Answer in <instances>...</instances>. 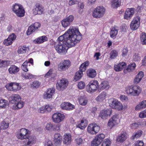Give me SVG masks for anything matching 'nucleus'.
I'll use <instances>...</instances> for the list:
<instances>
[{"mask_svg":"<svg viewBox=\"0 0 146 146\" xmlns=\"http://www.w3.org/2000/svg\"><path fill=\"white\" fill-rule=\"evenodd\" d=\"M79 102L80 104L85 106L87 103V100L85 97H81L79 99Z\"/></svg>","mask_w":146,"mask_h":146,"instance_id":"obj_46","label":"nucleus"},{"mask_svg":"<svg viewBox=\"0 0 146 146\" xmlns=\"http://www.w3.org/2000/svg\"><path fill=\"white\" fill-rule=\"evenodd\" d=\"M139 126V124L136 123H133L131 125V127L132 129H135Z\"/></svg>","mask_w":146,"mask_h":146,"instance_id":"obj_64","label":"nucleus"},{"mask_svg":"<svg viewBox=\"0 0 146 146\" xmlns=\"http://www.w3.org/2000/svg\"><path fill=\"white\" fill-rule=\"evenodd\" d=\"M106 96V92H103L96 98V100L98 102H102L105 99Z\"/></svg>","mask_w":146,"mask_h":146,"instance_id":"obj_36","label":"nucleus"},{"mask_svg":"<svg viewBox=\"0 0 146 146\" xmlns=\"http://www.w3.org/2000/svg\"><path fill=\"white\" fill-rule=\"evenodd\" d=\"M140 24V18L138 17H136L132 21L130 27L132 30H135L139 27Z\"/></svg>","mask_w":146,"mask_h":146,"instance_id":"obj_17","label":"nucleus"},{"mask_svg":"<svg viewBox=\"0 0 146 146\" xmlns=\"http://www.w3.org/2000/svg\"><path fill=\"white\" fill-rule=\"evenodd\" d=\"M105 11V9L102 6L98 7L94 10L93 16L94 18H100L103 16Z\"/></svg>","mask_w":146,"mask_h":146,"instance_id":"obj_6","label":"nucleus"},{"mask_svg":"<svg viewBox=\"0 0 146 146\" xmlns=\"http://www.w3.org/2000/svg\"><path fill=\"white\" fill-rule=\"evenodd\" d=\"M142 133L143 132L141 130H139L133 133L131 139L133 140L135 139H137V138L140 137L142 135Z\"/></svg>","mask_w":146,"mask_h":146,"instance_id":"obj_32","label":"nucleus"},{"mask_svg":"<svg viewBox=\"0 0 146 146\" xmlns=\"http://www.w3.org/2000/svg\"><path fill=\"white\" fill-rule=\"evenodd\" d=\"M112 112L111 109L103 110L100 111L99 116L102 119H106L108 115H110Z\"/></svg>","mask_w":146,"mask_h":146,"instance_id":"obj_20","label":"nucleus"},{"mask_svg":"<svg viewBox=\"0 0 146 146\" xmlns=\"http://www.w3.org/2000/svg\"><path fill=\"white\" fill-rule=\"evenodd\" d=\"M110 141L108 139H105L103 142L102 146H110Z\"/></svg>","mask_w":146,"mask_h":146,"instance_id":"obj_51","label":"nucleus"},{"mask_svg":"<svg viewBox=\"0 0 146 146\" xmlns=\"http://www.w3.org/2000/svg\"><path fill=\"white\" fill-rule=\"evenodd\" d=\"M127 139V135L126 133L123 132L122 133L121 135L118 136L117 140V141L122 142Z\"/></svg>","mask_w":146,"mask_h":146,"instance_id":"obj_37","label":"nucleus"},{"mask_svg":"<svg viewBox=\"0 0 146 146\" xmlns=\"http://www.w3.org/2000/svg\"><path fill=\"white\" fill-rule=\"evenodd\" d=\"M74 20V16L72 15L67 17L61 22L62 26L64 27H67L72 23Z\"/></svg>","mask_w":146,"mask_h":146,"instance_id":"obj_15","label":"nucleus"},{"mask_svg":"<svg viewBox=\"0 0 146 146\" xmlns=\"http://www.w3.org/2000/svg\"><path fill=\"white\" fill-rule=\"evenodd\" d=\"M60 127L61 125L60 124L53 125L52 130L55 131H60Z\"/></svg>","mask_w":146,"mask_h":146,"instance_id":"obj_52","label":"nucleus"},{"mask_svg":"<svg viewBox=\"0 0 146 146\" xmlns=\"http://www.w3.org/2000/svg\"><path fill=\"white\" fill-rule=\"evenodd\" d=\"M13 11L19 17H22L25 15V11L22 6L15 3L12 7Z\"/></svg>","mask_w":146,"mask_h":146,"instance_id":"obj_4","label":"nucleus"},{"mask_svg":"<svg viewBox=\"0 0 146 146\" xmlns=\"http://www.w3.org/2000/svg\"><path fill=\"white\" fill-rule=\"evenodd\" d=\"M29 134L27 129L22 128L20 130L18 133L17 137L18 139H26Z\"/></svg>","mask_w":146,"mask_h":146,"instance_id":"obj_13","label":"nucleus"},{"mask_svg":"<svg viewBox=\"0 0 146 146\" xmlns=\"http://www.w3.org/2000/svg\"><path fill=\"white\" fill-rule=\"evenodd\" d=\"M12 43L13 42L8 38L5 39L3 42L4 44L7 46L10 45L12 44Z\"/></svg>","mask_w":146,"mask_h":146,"instance_id":"obj_53","label":"nucleus"},{"mask_svg":"<svg viewBox=\"0 0 146 146\" xmlns=\"http://www.w3.org/2000/svg\"><path fill=\"white\" fill-rule=\"evenodd\" d=\"M117 116L116 114L114 115L109 120L108 125L111 128L117 123Z\"/></svg>","mask_w":146,"mask_h":146,"instance_id":"obj_23","label":"nucleus"},{"mask_svg":"<svg viewBox=\"0 0 146 146\" xmlns=\"http://www.w3.org/2000/svg\"><path fill=\"white\" fill-rule=\"evenodd\" d=\"M54 141L56 144H60L61 142L62 137L61 135L58 133H56L54 136Z\"/></svg>","mask_w":146,"mask_h":146,"instance_id":"obj_30","label":"nucleus"},{"mask_svg":"<svg viewBox=\"0 0 146 146\" xmlns=\"http://www.w3.org/2000/svg\"><path fill=\"white\" fill-rule=\"evenodd\" d=\"M100 129V127L95 124H90L87 128L88 132L92 134H96L98 133Z\"/></svg>","mask_w":146,"mask_h":146,"instance_id":"obj_11","label":"nucleus"},{"mask_svg":"<svg viewBox=\"0 0 146 146\" xmlns=\"http://www.w3.org/2000/svg\"><path fill=\"white\" fill-rule=\"evenodd\" d=\"M47 38L45 36H43L36 38L34 41L36 43L39 44L47 41Z\"/></svg>","mask_w":146,"mask_h":146,"instance_id":"obj_33","label":"nucleus"},{"mask_svg":"<svg viewBox=\"0 0 146 146\" xmlns=\"http://www.w3.org/2000/svg\"><path fill=\"white\" fill-rule=\"evenodd\" d=\"M16 38V36L15 35L14 33H12L9 36L8 38L13 42L15 39Z\"/></svg>","mask_w":146,"mask_h":146,"instance_id":"obj_56","label":"nucleus"},{"mask_svg":"<svg viewBox=\"0 0 146 146\" xmlns=\"http://www.w3.org/2000/svg\"><path fill=\"white\" fill-rule=\"evenodd\" d=\"M140 39L141 43L143 44H146V33H142L140 35Z\"/></svg>","mask_w":146,"mask_h":146,"instance_id":"obj_44","label":"nucleus"},{"mask_svg":"<svg viewBox=\"0 0 146 146\" xmlns=\"http://www.w3.org/2000/svg\"><path fill=\"white\" fill-rule=\"evenodd\" d=\"M99 88L98 90H104L107 89L109 88V85L108 81H104L101 82L100 85H99Z\"/></svg>","mask_w":146,"mask_h":146,"instance_id":"obj_31","label":"nucleus"},{"mask_svg":"<svg viewBox=\"0 0 146 146\" xmlns=\"http://www.w3.org/2000/svg\"><path fill=\"white\" fill-rule=\"evenodd\" d=\"M19 71V68L14 65L11 66L9 69V71L10 74H15L17 72Z\"/></svg>","mask_w":146,"mask_h":146,"instance_id":"obj_38","label":"nucleus"},{"mask_svg":"<svg viewBox=\"0 0 146 146\" xmlns=\"http://www.w3.org/2000/svg\"><path fill=\"white\" fill-rule=\"evenodd\" d=\"M40 83L38 81H35L33 82L31 84V86L33 88H37L40 85Z\"/></svg>","mask_w":146,"mask_h":146,"instance_id":"obj_54","label":"nucleus"},{"mask_svg":"<svg viewBox=\"0 0 146 146\" xmlns=\"http://www.w3.org/2000/svg\"><path fill=\"white\" fill-rule=\"evenodd\" d=\"M80 0H70L69 2V4L72 5L75 4H78Z\"/></svg>","mask_w":146,"mask_h":146,"instance_id":"obj_55","label":"nucleus"},{"mask_svg":"<svg viewBox=\"0 0 146 146\" xmlns=\"http://www.w3.org/2000/svg\"><path fill=\"white\" fill-rule=\"evenodd\" d=\"M0 126V130L5 129L8 128L9 124L3 121L1 122Z\"/></svg>","mask_w":146,"mask_h":146,"instance_id":"obj_47","label":"nucleus"},{"mask_svg":"<svg viewBox=\"0 0 146 146\" xmlns=\"http://www.w3.org/2000/svg\"><path fill=\"white\" fill-rule=\"evenodd\" d=\"M74 108V106L71 104L70 103H68L67 104L66 110H73Z\"/></svg>","mask_w":146,"mask_h":146,"instance_id":"obj_57","label":"nucleus"},{"mask_svg":"<svg viewBox=\"0 0 146 146\" xmlns=\"http://www.w3.org/2000/svg\"><path fill=\"white\" fill-rule=\"evenodd\" d=\"M139 117L142 118L146 117V110H145L141 112L139 114Z\"/></svg>","mask_w":146,"mask_h":146,"instance_id":"obj_58","label":"nucleus"},{"mask_svg":"<svg viewBox=\"0 0 146 146\" xmlns=\"http://www.w3.org/2000/svg\"><path fill=\"white\" fill-rule=\"evenodd\" d=\"M128 51V49L127 48H124L123 50L122 54V56L125 57L126 56L127 54Z\"/></svg>","mask_w":146,"mask_h":146,"instance_id":"obj_63","label":"nucleus"},{"mask_svg":"<svg viewBox=\"0 0 146 146\" xmlns=\"http://www.w3.org/2000/svg\"><path fill=\"white\" fill-rule=\"evenodd\" d=\"M24 72L22 74V76L23 78L26 79H30L32 78L33 76V75L30 73H27L25 72Z\"/></svg>","mask_w":146,"mask_h":146,"instance_id":"obj_45","label":"nucleus"},{"mask_svg":"<svg viewBox=\"0 0 146 146\" xmlns=\"http://www.w3.org/2000/svg\"><path fill=\"white\" fill-rule=\"evenodd\" d=\"M120 65L119 64L117 65H115L114 66V70L116 71H119L121 70V67H120Z\"/></svg>","mask_w":146,"mask_h":146,"instance_id":"obj_61","label":"nucleus"},{"mask_svg":"<svg viewBox=\"0 0 146 146\" xmlns=\"http://www.w3.org/2000/svg\"><path fill=\"white\" fill-rule=\"evenodd\" d=\"M23 102L21 101L16 104L15 105V106L13 105L12 107V109L16 110L21 108L23 107Z\"/></svg>","mask_w":146,"mask_h":146,"instance_id":"obj_42","label":"nucleus"},{"mask_svg":"<svg viewBox=\"0 0 146 146\" xmlns=\"http://www.w3.org/2000/svg\"><path fill=\"white\" fill-rule=\"evenodd\" d=\"M110 58L114 59L118 55V52L116 50H113L110 52Z\"/></svg>","mask_w":146,"mask_h":146,"instance_id":"obj_50","label":"nucleus"},{"mask_svg":"<svg viewBox=\"0 0 146 146\" xmlns=\"http://www.w3.org/2000/svg\"><path fill=\"white\" fill-rule=\"evenodd\" d=\"M55 92V90L53 88H49L44 93L43 97L44 99H48L52 98Z\"/></svg>","mask_w":146,"mask_h":146,"instance_id":"obj_19","label":"nucleus"},{"mask_svg":"<svg viewBox=\"0 0 146 146\" xmlns=\"http://www.w3.org/2000/svg\"><path fill=\"white\" fill-rule=\"evenodd\" d=\"M41 26V24L38 22H36L30 26L28 28L27 32V35H29L35 32Z\"/></svg>","mask_w":146,"mask_h":146,"instance_id":"obj_18","label":"nucleus"},{"mask_svg":"<svg viewBox=\"0 0 146 146\" xmlns=\"http://www.w3.org/2000/svg\"><path fill=\"white\" fill-rule=\"evenodd\" d=\"M75 141L77 144L80 145L82 143L83 140L80 138H78L76 139Z\"/></svg>","mask_w":146,"mask_h":146,"instance_id":"obj_60","label":"nucleus"},{"mask_svg":"<svg viewBox=\"0 0 146 146\" xmlns=\"http://www.w3.org/2000/svg\"><path fill=\"white\" fill-rule=\"evenodd\" d=\"M8 106L7 101L5 99L0 100V107L5 108Z\"/></svg>","mask_w":146,"mask_h":146,"instance_id":"obj_43","label":"nucleus"},{"mask_svg":"<svg viewBox=\"0 0 146 146\" xmlns=\"http://www.w3.org/2000/svg\"><path fill=\"white\" fill-rule=\"evenodd\" d=\"M52 127L53 125L50 123H47L45 127L46 129L48 130H52Z\"/></svg>","mask_w":146,"mask_h":146,"instance_id":"obj_62","label":"nucleus"},{"mask_svg":"<svg viewBox=\"0 0 146 146\" xmlns=\"http://www.w3.org/2000/svg\"><path fill=\"white\" fill-rule=\"evenodd\" d=\"M29 63L32 64H33V60L32 58L29 59L28 62L26 61L23 63L22 66H21V68L25 72H27L28 70V64H29Z\"/></svg>","mask_w":146,"mask_h":146,"instance_id":"obj_25","label":"nucleus"},{"mask_svg":"<svg viewBox=\"0 0 146 146\" xmlns=\"http://www.w3.org/2000/svg\"><path fill=\"white\" fill-rule=\"evenodd\" d=\"M82 38L78 29L75 27H70L65 33L58 38V41L54 45L57 52L60 54H64L68 47L75 46Z\"/></svg>","mask_w":146,"mask_h":146,"instance_id":"obj_1","label":"nucleus"},{"mask_svg":"<svg viewBox=\"0 0 146 146\" xmlns=\"http://www.w3.org/2000/svg\"><path fill=\"white\" fill-rule=\"evenodd\" d=\"M146 108V100H143L140 102L135 108V110H139L141 109H144Z\"/></svg>","mask_w":146,"mask_h":146,"instance_id":"obj_27","label":"nucleus"},{"mask_svg":"<svg viewBox=\"0 0 146 146\" xmlns=\"http://www.w3.org/2000/svg\"><path fill=\"white\" fill-rule=\"evenodd\" d=\"M99 83L96 80L90 81L87 85L86 89L89 93H93L95 92L97 89L99 88Z\"/></svg>","mask_w":146,"mask_h":146,"instance_id":"obj_5","label":"nucleus"},{"mask_svg":"<svg viewBox=\"0 0 146 146\" xmlns=\"http://www.w3.org/2000/svg\"><path fill=\"white\" fill-rule=\"evenodd\" d=\"M118 29L115 27H112L110 33V36L111 38L116 36L117 34Z\"/></svg>","mask_w":146,"mask_h":146,"instance_id":"obj_41","label":"nucleus"},{"mask_svg":"<svg viewBox=\"0 0 146 146\" xmlns=\"http://www.w3.org/2000/svg\"><path fill=\"white\" fill-rule=\"evenodd\" d=\"M118 0H112L111 3V6L114 8H117V7L119 6L120 4Z\"/></svg>","mask_w":146,"mask_h":146,"instance_id":"obj_48","label":"nucleus"},{"mask_svg":"<svg viewBox=\"0 0 146 146\" xmlns=\"http://www.w3.org/2000/svg\"><path fill=\"white\" fill-rule=\"evenodd\" d=\"M70 65V62L69 60H64L58 65V68L60 71H64L68 69Z\"/></svg>","mask_w":146,"mask_h":146,"instance_id":"obj_10","label":"nucleus"},{"mask_svg":"<svg viewBox=\"0 0 146 146\" xmlns=\"http://www.w3.org/2000/svg\"><path fill=\"white\" fill-rule=\"evenodd\" d=\"M65 118V116L63 114L59 112L54 113L52 116V119L53 122L59 123L62 121Z\"/></svg>","mask_w":146,"mask_h":146,"instance_id":"obj_14","label":"nucleus"},{"mask_svg":"<svg viewBox=\"0 0 146 146\" xmlns=\"http://www.w3.org/2000/svg\"><path fill=\"white\" fill-rule=\"evenodd\" d=\"M86 74L87 75L91 78L95 77L96 75V70L92 68L88 69L86 71Z\"/></svg>","mask_w":146,"mask_h":146,"instance_id":"obj_29","label":"nucleus"},{"mask_svg":"<svg viewBox=\"0 0 146 146\" xmlns=\"http://www.w3.org/2000/svg\"><path fill=\"white\" fill-rule=\"evenodd\" d=\"M68 80L65 78H62L58 80L56 84V88L59 90H62L66 88L68 84Z\"/></svg>","mask_w":146,"mask_h":146,"instance_id":"obj_8","label":"nucleus"},{"mask_svg":"<svg viewBox=\"0 0 146 146\" xmlns=\"http://www.w3.org/2000/svg\"><path fill=\"white\" fill-rule=\"evenodd\" d=\"M10 103L14 105L21 101V99L18 94H13L11 97Z\"/></svg>","mask_w":146,"mask_h":146,"instance_id":"obj_21","label":"nucleus"},{"mask_svg":"<svg viewBox=\"0 0 146 146\" xmlns=\"http://www.w3.org/2000/svg\"><path fill=\"white\" fill-rule=\"evenodd\" d=\"M87 124V121L86 119H83L81 121L80 123L77 125V127L82 129L86 127Z\"/></svg>","mask_w":146,"mask_h":146,"instance_id":"obj_34","label":"nucleus"},{"mask_svg":"<svg viewBox=\"0 0 146 146\" xmlns=\"http://www.w3.org/2000/svg\"><path fill=\"white\" fill-rule=\"evenodd\" d=\"M5 87L8 90L14 92L19 91L21 89V87L19 86V84L15 82L7 84Z\"/></svg>","mask_w":146,"mask_h":146,"instance_id":"obj_12","label":"nucleus"},{"mask_svg":"<svg viewBox=\"0 0 146 146\" xmlns=\"http://www.w3.org/2000/svg\"><path fill=\"white\" fill-rule=\"evenodd\" d=\"M27 140H25L23 143V146H30L35 143L36 140V137L33 135H28L27 138Z\"/></svg>","mask_w":146,"mask_h":146,"instance_id":"obj_16","label":"nucleus"},{"mask_svg":"<svg viewBox=\"0 0 146 146\" xmlns=\"http://www.w3.org/2000/svg\"><path fill=\"white\" fill-rule=\"evenodd\" d=\"M29 49L28 47L25 46H20L19 47L18 49V52L19 54H23L26 52Z\"/></svg>","mask_w":146,"mask_h":146,"instance_id":"obj_39","label":"nucleus"},{"mask_svg":"<svg viewBox=\"0 0 146 146\" xmlns=\"http://www.w3.org/2000/svg\"><path fill=\"white\" fill-rule=\"evenodd\" d=\"M51 108L50 106H46L45 107H42L40 108L38 110V112L43 113L45 112H48L51 110Z\"/></svg>","mask_w":146,"mask_h":146,"instance_id":"obj_35","label":"nucleus"},{"mask_svg":"<svg viewBox=\"0 0 146 146\" xmlns=\"http://www.w3.org/2000/svg\"><path fill=\"white\" fill-rule=\"evenodd\" d=\"M89 63L88 61H86L80 65L79 70L76 73L74 76V80L75 81H78L81 78L83 75V72L86 70Z\"/></svg>","mask_w":146,"mask_h":146,"instance_id":"obj_3","label":"nucleus"},{"mask_svg":"<svg viewBox=\"0 0 146 146\" xmlns=\"http://www.w3.org/2000/svg\"><path fill=\"white\" fill-rule=\"evenodd\" d=\"M36 8L33 9V12L34 15H40L43 12V9L41 5L38 4L36 5Z\"/></svg>","mask_w":146,"mask_h":146,"instance_id":"obj_24","label":"nucleus"},{"mask_svg":"<svg viewBox=\"0 0 146 146\" xmlns=\"http://www.w3.org/2000/svg\"><path fill=\"white\" fill-rule=\"evenodd\" d=\"M72 141V138L70 134H65L63 138V142L64 143L68 145Z\"/></svg>","mask_w":146,"mask_h":146,"instance_id":"obj_28","label":"nucleus"},{"mask_svg":"<svg viewBox=\"0 0 146 146\" xmlns=\"http://www.w3.org/2000/svg\"><path fill=\"white\" fill-rule=\"evenodd\" d=\"M144 76V73L143 72H139L138 74L136 76L134 80V82L135 84H137L141 80Z\"/></svg>","mask_w":146,"mask_h":146,"instance_id":"obj_26","label":"nucleus"},{"mask_svg":"<svg viewBox=\"0 0 146 146\" xmlns=\"http://www.w3.org/2000/svg\"><path fill=\"white\" fill-rule=\"evenodd\" d=\"M141 91V89L138 86H132L126 87L125 89V92L127 94L134 96H138Z\"/></svg>","mask_w":146,"mask_h":146,"instance_id":"obj_2","label":"nucleus"},{"mask_svg":"<svg viewBox=\"0 0 146 146\" xmlns=\"http://www.w3.org/2000/svg\"><path fill=\"white\" fill-rule=\"evenodd\" d=\"M10 61L8 60H3L0 59V67H5L9 64Z\"/></svg>","mask_w":146,"mask_h":146,"instance_id":"obj_49","label":"nucleus"},{"mask_svg":"<svg viewBox=\"0 0 146 146\" xmlns=\"http://www.w3.org/2000/svg\"><path fill=\"white\" fill-rule=\"evenodd\" d=\"M136 66V64L135 63H132L129 65L127 67L126 69L124 70V72L125 73H126L127 71L129 72L132 71L135 68Z\"/></svg>","mask_w":146,"mask_h":146,"instance_id":"obj_40","label":"nucleus"},{"mask_svg":"<svg viewBox=\"0 0 146 146\" xmlns=\"http://www.w3.org/2000/svg\"><path fill=\"white\" fill-rule=\"evenodd\" d=\"M134 13L135 9L134 8L128 9L125 13L124 18L127 20L129 19L134 15Z\"/></svg>","mask_w":146,"mask_h":146,"instance_id":"obj_22","label":"nucleus"},{"mask_svg":"<svg viewBox=\"0 0 146 146\" xmlns=\"http://www.w3.org/2000/svg\"><path fill=\"white\" fill-rule=\"evenodd\" d=\"M110 106L113 109L121 110L123 106L121 102L115 99H111L109 101Z\"/></svg>","mask_w":146,"mask_h":146,"instance_id":"obj_7","label":"nucleus"},{"mask_svg":"<svg viewBox=\"0 0 146 146\" xmlns=\"http://www.w3.org/2000/svg\"><path fill=\"white\" fill-rule=\"evenodd\" d=\"M85 86V84L83 82H81L78 84V88L79 89H83Z\"/></svg>","mask_w":146,"mask_h":146,"instance_id":"obj_59","label":"nucleus"},{"mask_svg":"<svg viewBox=\"0 0 146 146\" xmlns=\"http://www.w3.org/2000/svg\"><path fill=\"white\" fill-rule=\"evenodd\" d=\"M105 137V135L103 133L97 135L95 138L92 142V146H98L100 145Z\"/></svg>","mask_w":146,"mask_h":146,"instance_id":"obj_9","label":"nucleus"}]
</instances>
